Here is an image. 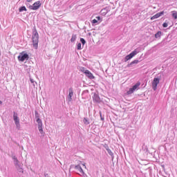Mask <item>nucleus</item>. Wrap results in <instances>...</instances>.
<instances>
[{"mask_svg": "<svg viewBox=\"0 0 177 177\" xmlns=\"http://www.w3.org/2000/svg\"><path fill=\"white\" fill-rule=\"evenodd\" d=\"M136 55H138V51H136V50H133L131 53H130L129 55L125 57V62H128V60H131V59H132V57L136 56Z\"/></svg>", "mask_w": 177, "mask_h": 177, "instance_id": "nucleus-7", "label": "nucleus"}, {"mask_svg": "<svg viewBox=\"0 0 177 177\" xmlns=\"http://www.w3.org/2000/svg\"><path fill=\"white\" fill-rule=\"evenodd\" d=\"M158 84H160V78L155 77L152 82V89H153V91H157Z\"/></svg>", "mask_w": 177, "mask_h": 177, "instance_id": "nucleus-6", "label": "nucleus"}, {"mask_svg": "<svg viewBox=\"0 0 177 177\" xmlns=\"http://www.w3.org/2000/svg\"><path fill=\"white\" fill-rule=\"evenodd\" d=\"M0 104H2V101L0 100Z\"/></svg>", "mask_w": 177, "mask_h": 177, "instance_id": "nucleus-30", "label": "nucleus"}, {"mask_svg": "<svg viewBox=\"0 0 177 177\" xmlns=\"http://www.w3.org/2000/svg\"><path fill=\"white\" fill-rule=\"evenodd\" d=\"M32 39L33 48L35 49H38V42L39 39V35H38V32L37 30H35L33 32Z\"/></svg>", "mask_w": 177, "mask_h": 177, "instance_id": "nucleus-1", "label": "nucleus"}, {"mask_svg": "<svg viewBox=\"0 0 177 177\" xmlns=\"http://www.w3.org/2000/svg\"><path fill=\"white\" fill-rule=\"evenodd\" d=\"M83 121L86 125L89 124V121H88V119H86V118H84Z\"/></svg>", "mask_w": 177, "mask_h": 177, "instance_id": "nucleus-20", "label": "nucleus"}, {"mask_svg": "<svg viewBox=\"0 0 177 177\" xmlns=\"http://www.w3.org/2000/svg\"><path fill=\"white\" fill-rule=\"evenodd\" d=\"M27 1V2H31V1H32V0H26Z\"/></svg>", "mask_w": 177, "mask_h": 177, "instance_id": "nucleus-28", "label": "nucleus"}, {"mask_svg": "<svg viewBox=\"0 0 177 177\" xmlns=\"http://www.w3.org/2000/svg\"><path fill=\"white\" fill-rule=\"evenodd\" d=\"M13 118H14V121L15 122V125H17V127H19L20 125V120H19V117L17 116V113L14 112Z\"/></svg>", "mask_w": 177, "mask_h": 177, "instance_id": "nucleus-8", "label": "nucleus"}, {"mask_svg": "<svg viewBox=\"0 0 177 177\" xmlns=\"http://www.w3.org/2000/svg\"><path fill=\"white\" fill-rule=\"evenodd\" d=\"M82 166L84 167V168H86L85 164H83L81 162H80V163L77 165H76L75 168V169H77V171L80 172V175H81V176H85V172H84Z\"/></svg>", "mask_w": 177, "mask_h": 177, "instance_id": "nucleus-2", "label": "nucleus"}, {"mask_svg": "<svg viewBox=\"0 0 177 177\" xmlns=\"http://www.w3.org/2000/svg\"><path fill=\"white\" fill-rule=\"evenodd\" d=\"M96 19H97V20H100V17H96Z\"/></svg>", "mask_w": 177, "mask_h": 177, "instance_id": "nucleus-27", "label": "nucleus"}, {"mask_svg": "<svg viewBox=\"0 0 177 177\" xmlns=\"http://www.w3.org/2000/svg\"><path fill=\"white\" fill-rule=\"evenodd\" d=\"M80 41L82 42V45H85V44H86V41L84 38H81Z\"/></svg>", "mask_w": 177, "mask_h": 177, "instance_id": "nucleus-22", "label": "nucleus"}, {"mask_svg": "<svg viewBox=\"0 0 177 177\" xmlns=\"http://www.w3.org/2000/svg\"><path fill=\"white\" fill-rule=\"evenodd\" d=\"M19 12H27V8H26V6H21V8H19Z\"/></svg>", "mask_w": 177, "mask_h": 177, "instance_id": "nucleus-14", "label": "nucleus"}, {"mask_svg": "<svg viewBox=\"0 0 177 177\" xmlns=\"http://www.w3.org/2000/svg\"><path fill=\"white\" fill-rule=\"evenodd\" d=\"M161 31H158L156 35H155V38H160L161 37Z\"/></svg>", "mask_w": 177, "mask_h": 177, "instance_id": "nucleus-17", "label": "nucleus"}, {"mask_svg": "<svg viewBox=\"0 0 177 177\" xmlns=\"http://www.w3.org/2000/svg\"><path fill=\"white\" fill-rule=\"evenodd\" d=\"M80 71H82V73H84V74H85V73H86V71H88V70L85 69V68L82 67L80 68Z\"/></svg>", "mask_w": 177, "mask_h": 177, "instance_id": "nucleus-21", "label": "nucleus"}, {"mask_svg": "<svg viewBox=\"0 0 177 177\" xmlns=\"http://www.w3.org/2000/svg\"><path fill=\"white\" fill-rule=\"evenodd\" d=\"M93 100H94L95 102H100V98L99 96H97V95H94V97H93Z\"/></svg>", "mask_w": 177, "mask_h": 177, "instance_id": "nucleus-16", "label": "nucleus"}, {"mask_svg": "<svg viewBox=\"0 0 177 177\" xmlns=\"http://www.w3.org/2000/svg\"><path fill=\"white\" fill-rule=\"evenodd\" d=\"M162 26H163L165 28H167V27H168V24H167V23H163Z\"/></svg>", "mask_w": 177, "mask_h": 177, "instance_id": "nucleus-24", "label": "nucleus"}, {"mask_svg": "<svg viewBox=\"0 0 177 177\" xmlns=\"http://www.w3.org/2000/svg\"><path fill=\"white\" fill-rule=\"evenodd\" d=\"M35 118L38 125H42V121L39 118V115L37 112H35Z\"/></svg>", "mask_w": 177, "mask_h": 177, "instance_id": "nucleus-12", "label": "nucleus"}, {"mask_svg": "<svg viewBox=\"0 0 177 177\" xmlns=\"http://www.w3.org/2000/svg\"><path fill=\"white\" fill-rule=\"evenodd\" d=\"M28 54L24 53V52L20 53L19 55L18 56V60L19 62H24V60H28Z\"/></svg>", "mask_w": 177, "mask_h": 177, "instance_id": "nucleus-4", "label": "nucleus"}, {"mask_svg": "<svg viewBox=\"0 0 177 177\" xmlns=\"http://www.w3.org/2000/svg\"><path fill=\"white\" fill-rule=\"evenodd\" d=\"M92 23H93V24H95V23H97V20L93 19V20L92 21Z\"/></svg>", "mask_w": 177, "mask_h": 177, "instance_id": "nucleus-25", "label": "nucleus"}, {"mask_svg": "<svg viewBox=\"0 0 177 177\" xmlns=\"http://www.w3.org/2000/svg\"><path fill=\"white\" fill-rule=\"evenodd\" d=\"M172 17H174V19H175V20H176L177 19V12L176 11H172Z\"/></svg>", "mask_w": 177, "mask_h": 177, "instance_id": "nucleus-15", "label": "nucleus"}, {"mask_svg": "<svg viewBox=\"0 0 177 177\" xmlns=\"http://www.w3.org/2000/svg\"><path fill=\"white\" fill-rule=\"evenodd\" d=\"M85 75H86V77H88L89 80H95V76L89 71H86L85 72Z\"/></svg>", "mask_w": 177, "mask_h": 177, "instance_id": "nucleus-10", "label": "nucleus"}, {"mask_svg": "<svg viewBox=\"0 0 177 177\" xmlns=\"http://www.w3.org/2000/svg\"><path fill=\"white\" fill-rule=\"evenodd\" d=\"M38 129L40 132V133L44 136H45V132H44V129L42 128V124H39L38 125Z\"/></svg>", "mask_w": 177, "mask_h": 177, "instance_id": "nucleus-13", "label": "nucleus"}, {"mask_svg": "<svg viewBox=\"0 0 177 177\" xmlns=\"http://www.w3.org/2000/svg\"><path fill=\"white\" fill-rule=\"evenodd\" d=\"M75 39H77V36L73 35L71 39V42H74L75 41Z\"/></svg>", "mask_w": 177, "mask_h": 177, "instance_id": "nucleus-19", "label": "nucleus"}, {"mask_svg": "<svg viewBox=\"0 0 177 177\" xmlns=\"http://www.w3.org/2000/svg\"><path fill=\"white\" fill-rule=\"evenodd\" d=\"M139 86H140V82H137L134 86H133L132 88H130L129 90L127 91V95H132L136 89L139 88Z\"/></svg>", "mask_w": 177, "mask_h": 177, "instance_id": "nucleus-5", "label": "nucleus"}, {"mask_svg": "<svg viewBox=\"0 0 177 177\" xmlns=\"http://www.w3.org/2000/svg\"><path fill=\"white\" fill-rule=\"evenodd\" d=\"M73 96H74V92L73 91V88H69V93L68 95V102H71L73 100Z\"/></svg>", "mask_w": 177, "mask_h": 177, "instance_id": "nucleus-11", "label": "nucleus"}, {"mask_svg": "<svg viewBox=\"0 0 177 177\" xmlns=\"http://www.w3.org/2000/svg\"><path fill=\"white\" fill-rule=\"evenodd\" d=\"M164 15V11L156 13L155 15L151 17V20H154L156 19H158V17H161Z\"/></svg>", "mask_w": 177, "mask_h": 177, "instance_id": "nucleus-9", "label": "nucleus"}, {"mask_svg": "<svg viewBox=\"0 0 177 177\" xmlns=\"http://www.w3.org/2000/svg\"><path fill=\"white\" fill-rule=\"evenodd\" d=\"M81 49H82V48H81V43H78L77 44V50H81Z\"/></svg>", "mask_w": 177, "mask_h": 177, "instance_id": "nucleus-23", "label": "nucleus"}, {"mask_svg": "<svg viewBox=\"0 0 177 177\" xmlns=\"http://www.w3.org/2000/svg\"><path fill=\"white\" fill-rule=\"evenodd\" d=\"M41 5H42V3H41L40 1H36L32 6H29V9L31 10H38V9L41 8Z\"/></svg>", "mask_w": 177, "mask_h": 177, "instance_id": "nucleus-3", "label": "nucleus"}, {"mask_svg": "<svg viewBox=\"0 0 177 177\" xmlns=\"http://www.w3.org/2000/svg\"><path fill=\"white\" fill-rule=\"evenodd\" d=\"M138 63H139V60L135 59L134 61L131 62L130 63V64H131V65H132V64H138Z\"/></svg>", "mask_w": 177, "mask_h": 177, "instance_id": "nucleus-18", "label": "nucleus"}, {"mask_svg": "<svg viewBox=\"0 0 177 177\" xmlns=\"http://www.w3.org/2000/svg\"><path fill=\"white\" fill-rule=\"evenodd\" d=\"M16 161H17V162H19V160H17V158H16Z\"/></svg>", "mask_w": 177, "mask_h": 177, "instance_id": "nucleus-29", "label": "nucleus"}, {"mask_svg": "<svg viewBox=\"0 0 177 177\" xmlns=\"http://www.w3.org/2000/svg\"><path fill=\"white\" fill-rule=\"evenodd\" d=\"M30 82H31L32 84H34V80L30 79Z\"/></svg>", "mask_w": 177, "mask_h": 177, "instance_id": "nucleus-26", "label": "nucleus"}]
</instances>
